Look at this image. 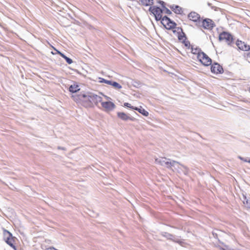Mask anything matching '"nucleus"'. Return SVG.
Instances as JSON below:
<instances>
[{"instance_id":"nucleus-1","label":"nucleus","mask_w":250,"mask_h":250,"mask_svg":"<svg viewBox=\"0 0 250 250\" xmlns=\"http://www.w3.org/2000/svg\"><path fill=\"white\" fill-rule=\"evenodd\" d=\"M175 165H178L177 168L178 169H181L180 166L183 168L184 169L183 170V171L184 174H188L189 172V169L188 168V167L180 164L177 161L174 160L170 161V159H167V160H166L165 161L164 166H166L168 168H170L172 167H174Z\"/></svg>"},{"instance_id":"nucleus-2","label":"nucleus","mask_w":250,"mask_h":250,"mask_svg":"<svg viewBox=\"0 0 250 250\" xmlns=\"http://www.w3.org/2000/svg\"><path fill=\"white\" fill-rule=\"evenodd\" d=\"M90 92L87 93H81L80 94L73 96L74 100L76 102H83L85 103L87 105H89V100H90Z\"/></svg>"},{"instance_id":"nucleus-3","label":"nucleus","mask_w":250,"mask_h":250,"mask_svg":"<svg viewBox=\"0 0 250 250\" xmlns=\"http://www.w3.org/2000/svg\"><path fill=\"white\" fill-rule=\"evenodd\" d=\"M3 239L5 242L13 248L15 250H17L16 246L14 245L15 241V237H13L12 234L6 229L3 230Z\"/></svg>"},{"instance_id":"nucleus-4","label":"nucleus","mask_w":250,"mask_h":250,"mask_svg":"<svg viewBox=\"0 0 250 250\" xmlns=\"http://www.w3.org/2000/svg\"><path fill=\"white\" fill-rule=\"evenodd\" d=\"M215 24L214 21L208 18H206L203 19H201V21L199 22L198 26L202 27L205 29L208 30H211L214 26Z\"/></svg>"},{"instance_id":"nucleus-5","label":"nucleus","mask_w":250,"mask_h":250,"mask_svg":"<svg viewBox=\"0 0 250 250\" xmlns=\"http://www.w3.org/2000/svg\"><path fill=\"white\" fill-rule=\"evenodd\" d=\"M219 40L220 41H224L228 45H230L233 42V38L230 33L223 31L219 34Z\"/></svg>"},{"instance_id":"nucleus-6","label":"nucleus","mask_w":250,"mask_h":250,"mask_svg":"<svg viewBox=\"0 0 250 250\" xmlns=\"http://www.w3.org/2000/svg\"><path fill=\"white\" fill-rule=\"evenodd\" d=\"M149 11L152 13L155 17V20L157 21L161 20L162 21L163 17V10L159 7L157 6H150L148 9Z\"/></svg>"},{"instance_id":"nucleus-7","label":"nucleus","mask_w":250,"mask_h":250,"mask_svg":"<svg viewBox=\"0 0 250 250\" xmlns=\"http://www.w3.org/2000/svg\"><path fill=\"white\" fill-rule=\"evenodd\" d=\"M161 22L167 30L173 29L176 28L177 25V24L174 21L166 16L163 17Z\"/></svg>"},{"instance_id":"nucleus-8","label":"nucleus","mask_w":250,"mask_h":250,"mask_svg":"<svg viewBox=\"0 0 250 250\" xmlns=\"http://www.w3.org/2000/svg\"><path fill=\"white\" fill-rule=\"evenodd\" d=\"M201 55L198 59L204 65L209 66L212 63L211 59L204 52L201 53Z\"/></svg>"},{"instance_id":"nucleus-9","label":"nucleus","mask_w":250,"mask_h":250,"mask_svg":"<svg viewBox=\"0 0 250 250\" xmlns=\"http://www.w3.org/2000/svg\"><path fill=\"white\" fill-rule=\"evenodd\" d=\"M188 17L189 20L196 22V25L197 26L199 25V22L201 21L202 19L199 14L194 11L190 12L188 14Z\"/></svg>"},{"instance_id":"nucleus-10","label":"nucleus","mask_w":250,"mask_h":250,"mask_svg":"<svg viewBox=\"0 0 250 250\" xmlns=\"http://www.w3.org/2000/svg\"><path fill=\"white\" fill-rule=\"evenodd\" d=\"M102 98L93 93L90 92L89 105L95 104L97 105L99 103L102 102Z\"/></svg>"},{"instance_id":"nucleus-11","label":"nucleus","mask_w":250,"mask_h":250,"mask_svg":"<svg viewBox=\"0 0 250 250\" xmlns=\"http://www.w3.org/2000/svg\"><path fill=\"white\" fill-rule=\"evenodd\" d=\"M117 116L118 118L124 121H127L128 120L134 121L136 120V119L133 117L130 116L129 115L122 112H117Z\"/></svg>"},{"instance_id":"nucleus-12","label":"nucleus","mask_w":250,"mask_h":250,"mask_svg":"<svg viewBox=\"0 0 250 250\" xmlns=\"http://www.w3.org/2000/svg\"><path fill=\"white\" fill-rule=\"evenodd\" d=\"M236 44L238 48L242 51H250V46L244 42L238 40L236 42Z\"/></svg>"},{"instance_id":"nucleus-13","label":"nucleus","mask_w":250,"mask_h":250,"mask_svg":"<svg viewBox=\"0 0 250 250\" xmlns=\"http://www.w3.org/2000/svg\"><path fill=\"white\" fill-rule=\"evenodd\" d=\"M211 72L215 74L222 73L223 72V68L219 63L214 62L211 66Z\"/></svg>"},{"instance_id":"nucleus-14","label":"nucleus","mask_w":250,"mask_h":250,"mask_svg":"<svg viewBox=\"0 0 250 250\" xmlns=\"http://www.w3.org/2000/svg\"><path fill=\"white\" fill-rule=\"evenodd\" d=\"M102 105L104 108L108 111L112 110L115 107V105L111 102H102Z\"/></svg>"},{"instance_id":"nucleus-15","label":"nucleus","mask_w":250,"mask_h":250,"mask_svg":"<svg viewBox=\"0 0 250 250\" xmlns=\"http://www.w3.org/2000/svg\"><path fill=\"white\" fill-rule=\"evenodd\" d=\"M168 6L176 14H182L183 13V9L179 5L174 4L168 5Z\"/></svg>"},{"instance_id":"nucleus-16","label":"nucleus","mask_w":250,"mask_h":250,"mask_svg":"<svg viewBox=\"0 0 250 250\" xmlns=\"http://www.w3.org/2000/svg\"><path fill=\"white\" fill-rule=\"evenodd\" d=\"M106 84L112 85L115 89H120L122 87L121 85L114 81L108 80Z\"/></svg>"},{"instance_id":"nucleus-17","label":"nucleus","mask_w":250,"mask_h":250,"mask_svg":"<svg viewBox=\"0 0 250 250\" xmlns=\"http://www.w3.org/2000/svg\"><path fill=\"white\" fill-rule=\"evenodd\" d=\"M191 52H192V53H193L194 54H195V55H197V58L198 59L199 58H200V56L201 55V53H203V52L199 48L196 47V48H194L193 46H191Z\"/></svg>"},{"instance_id":"nucleus-18","label":"nucleus","mask_w":250,"mask_h":250,"mask_svg":"<svg viewBox=\"0 0 250 250\" xmlns=\"http://www.w3.org/2000/svg\"><path fill=\"white\" fill-rule=\"evenodd\" d=\"M69 90L72 93H76L80 90V88L78 84H74L70 86Z\"/></svg>"},{"instance_id":"nucleus-19","label":"nucleus","mask_w":250,"mask_h":250,"mask_svg":"<svg viewBox=\"0 0 250 250\" xmlns=\"http://www.w3.org/2000/svg\"><path fill=\"white\" fill-rule=\"evenodd\" d=\"M134 110L138 111L139 113L142 114L145 116H147L148 115V112L146 111L145 109L141 108H138L137 107H135L134 108Z\"/></svg>"},{"instance_id":"nucleus-20","label":"nucleus","mask_w":250,"mask_h":250,"mask_svg":"<svg viewBox=\"0 0 250 250\" xmlns=\"http://www.w3.org/2000/svg\"><path fill=\"white\" fill-rule=\"evenodd\" d=\"M140 1L145 6H151L153 4V0H140Z\"/></svg>"},{"instance_id":"nucleus-21","label":"nucleus","mask_w":250,"mask_h":250,"mask_svg":"<svg viewBox=\"0 0 250 250\" xmlns=\"http://www.w3.org/2000/svg\"><path fill=\"white\" fill-rule=\"evenodd\" d=\"M166 160H167V158H157L155 159V162L161 166H165V163Z\"/></svg>"},{"instance_id":"nucleus-22","label":"nucleus","mask_w":250,"mask_h":250,"mask_svg":"<svg viewBox=\"0 0 250 250\" xmlns=\"http://www.w3.org/2000/svg\"><path fill=\"white\" fill-rule=\"evenodd\" d=\"M244 200H243V203L245 205V207L247 208H250V199H247L245 196H243Z\"/></svg>"},{"instance_id":"nucleus-23","label":"nucleus","mask_w":250,"mask_h":250,"mask_svg":"<svg viewBox=\"0 0 250 250\" xmlns=\"http://www.w3.org/2000/svg\"><path fill=\"white\" fill-rule=\"evenodd\" d=\"M177 37L178 38V40L179 41H181V42L184 39H187L185 33L183 31V32H181V33H179L177 34Z\"/></svg>"},{"instance_id":"nucleus-24","label":"nucleus","mask_w":250,"mask_h":250,"mask_svg":"<svg viewBox=\"0 0 250 250\" xmlns=\"http://www.w3.org/2000/svg\"><path fill=\"white\" fill-rule=\"evenodd\" d=\"M162 235L169 240H172L173 237V235L166 232H162Z\"/></svg>"},{"instance_id":"nucleus-25","label":"nucleus","mask_w":250,"mask_h":250,"mask_svg":"<svg viewBox=\"0 0 250 250\" xmlns=\"http://www.w3.org/2000/svg\"><path fill=\"white\" fill-rule=\"evenodd\" d=\"M172 30L174 33H175V34L176 33L177 34H178L179 33H181V32H183V29L180 27H177L176 26L175 28L172 29Z\"/></svg>"},{"instance_id":"nucleus-26","label":"nucleus","mask_w":250,"mask_h":250,"mask_svg":"<svg viewBox=\"0 0 250 250\" xmlns=\"http://www.w3.org/2000/svg\"><path fill=\"white\" fill-rule=\"evenodd\" d=\"M63 59H65V60L66 61V62L68 63V64H71L72 62H73V61L71 59L67 57L66 56H65L64 54L62 56V57Z\"/></svg>"},{"instance_id":"nucleus-27","label":"nucleus","mask_w":250,"mask_h":250,"mask_svg":"<svg viewBox=\"0 0 250 250\" xmlns=\"http://www.w3.org/2000/svg\"><path fill=\"white\" fill-rule=\"evenodd\" d=\"M182 42L185 45V46L189 47L190 46V42L188 41L187 40V39H184Z\"/></svg>"},{"instance_id":"nucleus-28","label":"nucleus","mask_w":250,"mask_h":250,"mask_svg":"<svg viewBox=\"0 0 250 250\" xmlns=\"http://www.w3.org/2000/svg\"><path fill=\"white\" fill-rule=\"evenodd\" d=\"M238 158L240 159L241 160H242L245 162H248L250 163V158H244L240 156H238Z\"/></svg>"},{"instance_id":"nucleus-29","label":"nucleus","mask_w":250,"mask_h":250,"mask_svg":"<svg viewBox=\"0 0 250 250\" xmlns=\"http://www.w3.org/2000/svg\"><path fill=\"white\" fill-rule=\"evenodd\" d=\"M162 10H163V13L164 12V13H165L167 15H169L172 14L171 11L167 7L165 8L164 9H163Z\"/></svg>"},{"instance_id":"nucleus-30","label":"nucleus","mask_w":250,"mask_h":250,"mask_svg":"<svg viewBox=\"0 0 250 250\" xmlns=\"http://www.w3.org/2000/svg\"><path fill=\"white\" fill-rule=\"evenodd\" d=\"M124 106L133 109H134V108H135V107L131 106V105L128 103H125Z\"/></svg>"},{"instance_id":"nucleus-31","label":"nucleus","mask_w":250,"mask_h":250,"mask_svg":"<svg viewBox=\"0 0 250 250\" xmlns=\"http://www.w3.org/2000/svg\"><path fill=\"white\" fill-rule=\"evenodd\" d=\"M159 3L161 5V6H162V7L163 8L162 9H164L166 7V3L164 1H162V0H159Z\"/></svg>"},{"instance_id":"nucleus-32","label":"nucleus","mask_w":250,"mask_h":250,"mask_svg":"<svg viewBox=\"0 0 250 250\" xmlns=\"http://www.w3.org/2000/svg\"><path fill=\"white\" fill-rule=\"evenodd\" d=\"M99 79H100V81H99V82L100 83H105L106 84L108 80H105L104 78H99Z\"/></svg>"},{"instance_id":"nucleus-33","label":"nucleus","mask_w":250,"mask_h":250,"mask_svg":"<svg viewBox=\"0 0 250 250\" xmlns=\"http://www.w3.org/2000/svg\"><path fill=\"white\" fill-rule=\"evenodd\" d=\"M222 250H233L230 249L228 246H226V245L224 246V247L222 248Z\"/></svg>"},{"instance_id":"nucleus-34","label":"nucleus","mask_w":250,"mask_h":250,"mask_svg":"<svg viewBox=\"0 0 250 250\" xmlns=\"http://www.w3.org/2000/svg\"><path fill=\"white\" fill-rule=\"evenodd\" d=\"M57 148H58V149H61V150H66V148H65V147H62V146H58Z\"/></svg>"},{"instance_id":"nucleus-35","label":"nucleus","mask_w":250,"mask_h":250,"mask_svg":"<svg viewBox=\"0 0 250 250\" xmlns=\"http://www.w3.org/2000/svg\"><path fill=\"white\" fill-rule=\"evenodd\" d=\"M56 51H57V54H59L61 57H62V56L64 55V54H63L61 52H60L57 50H56Z\"/></svg>"},{"instance_id":"nucleus-36","label":"nucleus","mask_w":250,"mask_h":250,"mask_svg":"<svg viewBox=\"0 0 250 250\" xmlns=\"http://www.w3.org/2000/svg\"><path fill=\"white\" fill-rule=\"evenodd\" d=\"M45 250H55V248L54 247H50L49 248L46 249Z\"/></svg>"},{"instance_id":"nucleus-37","label":"nucleus","mask_w":250,"mask_h":250,"mask_svg":"<svg viewBox=\"0 0 250 250\" xmlns=\"http://www.w3.org/2000/svg\"><path fill=\"white\" fill-rule=\"evenodd\" d=\"M213 235L215 238H217V234L214 232L212 233Z\"/></svg>"},{"instance_id":"nucleus-38","label":"nucleus","mask_w":250,"mask_h":250,"mask_svg":"<svg viewBox=\"0 0 250 250\" xmlns=\"http://www.w3.org/2000/svg\"><path fill=\"white\" fill-rule=\"evenodd\" d=\"M175 241L177 242V243H180V241Z\"/></svg>"}]
</instances>
